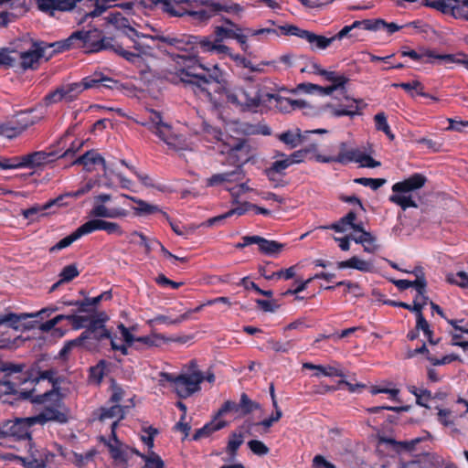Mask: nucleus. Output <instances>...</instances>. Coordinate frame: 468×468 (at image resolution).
Listing matches in <instances>:
<instances>
[{
    "instance_id": "1",
    "label": "nucleus",
    "mask_w": 468,
    "mask_h": 468,
    "mask_svg": "<svg viewBox=\"0 0 468 468\" xmlns=\"http://www.w3.org/2000/svg\"><path fill=\"white\" fill-rule=\"evenodd\" d=\"M156 39L163 47L169 48L167 53L176 61V74L179 81L191 86L195 93H202L211 98L213 92L224 89V73L218 65L205 67L194 58L193 35H160Z\"/></svg>"
},
{
    "instance_id": "2",
    "label": "nucleus",
    "mask_w": 468,
    "mask_h": 468,
    "mask_svg": "<svg viewBox=\"0 0 468 468\" xmlns=\"http://www.w3.org/2000/svg\"><path fill=\"white\" fill-rule=\"evenodd\" d=\"M0 372L4 373L0 383L5 387V393L18 395L19 398L31 401L35 388H22L25 384L31 386V378H27L29 375V367L26 364L3 362L0 366Z\"/></svg>"
},
{
    "instance_id": "3",
    "label": "nucleus",
    "mask_w": 468,
    "mask_h": 468,
    "mask_svg": "<svg viewBox=\"0 0 468 468\" xmlns=\"http://www.w3.org/2000/svg\"><path fill=\"white\" fill-rule=\"evenodd\" d=\"M112 199V195L101 193L94 197V205L90 215L95 218L90 219L79 227L82 236L97 230H104L106 220L104 218H125L130 212L122 207L109 208L105 203Z\"/></svg>"
},
{
    "instance_id": "4",
    "label": "nucleus",
    "mask_w": 468,
    "mask_h": 468,
    "mask_svg": "<svg viewBox=\"0 0 468 468\" xmlns=\"http://www.w3.org/2000/svg\"><path fill=\"white\" fill-rule=\"evenodd\" d=\"M427 177L420 173H414L409 177L393 184V194L388 197L389 202L400 207L402 210L410 207L417 208L418 203L413 199L411 193L422 188L427 183Z\"/></svg>"
},
{
    "instance_id": "5",
    "label": "nucleus",
    "mask_w": 468,
    "mask_h": 468,
    "mask_svg": "<svg viewBox=\"0 0 468 468\" xmlns=\"http://www.w3.org/2000/svg\"><path fill=\"white\" fill-rule=\"evenodd\" d=\"M339 153L336 155H324L317 154L314 159L318 163L330 164L337 163L346 165L350 163H358L361 167L375 168L381 165L379 161H376L369 154L362 152L358 148H348L347 143L341 142L338 145Z\"/></svg>"
},
{
    "instance_id": "6",
    "label": "nucleus",
    "mask_w": 468,
    "mask_h": 468,
    "mask_svg": "<svg viewBox=\"0 0 468 468\" xmlns=\"http://www.w3.org/2000/svg\"><path fill=\"white\" fill-rule=\"evenodd\" d=\"M58 371L55 368H49L46 370H42L40 367V362L36 361L29 367V375H27V378H31V386L34 388L37 383L41 380H48L52 385V388L48 390L42 394H33V398L31 399L32 403L36 404H43L46 403L48 399L53 397H56L59 399V378H57Z\"/></svg>"
},
{
    "instance_id": "7",
    "label": "nucleus",
    "mask_w": 468,
    "mask_h": 468,
    "mask_svg": "<svg viewBox=\"0 0 468 468\" xmlns=\"http://www.w3.org/2000/svg\"><path fill=\"white\" fill-rule=\"evenodd\" d=\"M160 376L163 380L173 386L176 395L181 399H187L200 390V384L205 380V376L200 370H193L191 373L177 376L162 372Z\"/></svg>"
},
{
    "instance_id": "8",
    "label": "nucleus",
    "mask_w": 468,
    "mask_h": 468,
    "mask_svg": "<svg viewBox=\"0 0 468 468\" xmlns=\"http://www.w3.org/2000/svg\"><path fill=\"white\" fill-rule=\"evenodd\" d=\"M143 126H145L157 135L162 141H164L168 146L173 149H182L184 140L181 135L176 134L173 132L171 125L163 122V118L160 112L150 110L148 121L140 122Z\"/></svg>"
},
{
    "instance_id": "9",
    "label": "nucleus",
    "mask_w": 468,
    "mask_h": 468,
    "mask_svg": "<svg viewBox=\"0 0 468 468\" xmlns=\"http://www.w3.org/2000/svg\"><path fill=\"white\" fill-rule=\"evenodd\" d=\"M35 425L37 424L32 420V416L0 422V439L28 440L30 442Z\"/></svg>"
},
{
    "instance_id": "10",
    "label": "nucleus",
    "mask_w": 468,
    "mask_h": 468,
    "mask_svg": "<svg viewBox=\"0 0 468 468\" xmlns=\"http://www.w3.org/2000/svg\"><path fill=\"white\" fill-rule=\"evenodd\" d=\"M47 402H51L52 405L45 406L38 414L32 416L33 421H36L40 426H44L50 421L58 424H65L69 421V410L63 403L61 393H59V400L53 397Z\"/></svg>"
},
{
    "instance_id": "11",
    "label": "nucleus",
    "mask_w": 468,
    "mask_h": 468,
    "mask_svg": "<svg viewBox=\"0 0 468 468\" xmlns=\"http://www.w3.org/2000/svg\"><path fill=\"white\" fill-rule=\"evenodd\" d=\"M421 5L455 19L468 21V0H423Z\"/></svg>"
},
{
    "instance_id": "12",
    "label": "nucleus",
    "mask_w": 468,
    "mask_h": 468,
    "mask_svg": "<svg viewBox=\"0 0 468 468\" xmlns=\"http://www.w3.org/2000/svg\"><path fill=\"white\" fill-rule=\"evenodd\" d=\"M47 42L32 41L29 48L16 51L17 67L23 70L34 69L38 66L39 59L46 57Z\"/></svg>"
},
{
    "instance_id": "13",
    "label": "nucleus",
    "mask_w": 468,
    "mask_h": 468,
    "mask_svg": "<svg viewBox=\"0 0 468 468\" xmlns=\"http://www.w3.org/2000/svg\"><path fill=\"white\" fill-rule=\"evenodd\" d=\"M80 85L77 82L62 84L48 92L43 98L44 104L48 107L58 102H72L76 101L80 92Z\"/></svg>"
},
{
    "instance_id": "14",
    "label": "nucleus",
    "mask_w": 468,
    "mask_h": 468,
    "mask_svg": "<svg viewBox=\"0 0 468 468\" xmlns=\"http://www.w3.org/2000/svg\"><path fill=\"white\" fill-rule=\"evenodd\" d=\"M274 93L264 90L260 85H246V112H257L261 106L271 103Z\"/></svg>"
},
{
    "instance_id": "15",
    "label": "nucleus",
    "mask_w": 468,
    "mask_h": 468,
    "mask_svg": "<svg viewBox=\"0 0 468 468\" xmlns=\"http://www.w3.org/2000/svg\"><path fill=\"white\" fill-rule=\"evenodd\" d=\"M251 158V147L245 139L239 140L227 152L226 163L235 167H241Z\"/></svg>"
},
{
    "instance_id": "16",
    "label": "nucleus",
    "mask_w": 468,
    "mask_h": 468,
    "mask_svg": "<svg viewBox=\"0 0 468 468\" xmlns=\"http://www.w3.org/2000/svg\"><path fill=\"white\" fill-rule=\"evenodd\" d=\"M73 35H78V39L74 40L75 48H81L85 53H96L97 46L100 45L101 31L94 28L90 30H78L73 32Z\"/></svg>"
},
{
    "instance_id": "17",
    "label": "nucleus",
    "mask_w": 468,
    "mask_h": 468,
    "mask_svg": "<svg viewBox=\"0 0 468 468\" xmlns=\"http://www.w3.org/2000/svg\"><path fill=\"white\" fill-rule=\"evenodd\" d=\"M80 85V92L88 89H97L101 90L102 88L113 89L117 81L112 78L105 76L101 71H95L92 74L86 76L81 81L77 82Z\"/></svg>"
},
{
    "instance_id": "18",
    "label": "nucleus",
    "mask_w": 468,
    "mask_h": 468,
    "mask_svg": "<svg viewBox=\"0 0 468 468\" xmlns=\"http://www.w3.org/2000/svg\"><path fill=\"white\" fill-rule=\"evenodd\" d=\"M104 444L107 446L112 464L114 468H128V462L131 458L129 454L130 447L123 444L121 441L119 443H112L102 439Z\"/></svg>"
},
{
    "instance_id": "19",
    "label": "nucleus",
    "mask_w": 468,
    "mask_h": 468,
    "mask_svg": "<svg viewBox=\"0 0 468 468\" xmlns=\"http://www.w3.org/2000/svg\"><path fill=\"white\" fill-rule=\"evenodd\" d=\"M73 165H82L87 172H92L97 165H101L104 174L108 167L105 159L96 150H89L72 162Z\"/></svg>"
},
{
    "instance_id": "20",
    "label": "nucleus",
    "mask_w": 468,
    "mask_h": 468,
    "mask_svg": "<svg viewBox=\"0 0 468 468\" xmlns=\"http://www.w3.org/2000/svg\"><path fill=\"white\" fill-rule=\"evenodd\" d=\"M22 168L35 169L46 164L54 161L57 158V153L36 151L27 154L20 155Z\"/></svg>"
},
{
    "instance_id": "21",
    "label": "nucleus",
    "mask_w": 468,
    "mask_h": 468,
    "mask_svg": "<svg viewBox=\"0 0 468 468\" xmlns=\"http://www.w3.org/2000/svg\"><path fill=\"white\" fill-rule=\"evenodd\" d=\"M134 407L133 399H128V404H111L110 407H101L100 409V420H123L125 418L127 410Z\"/></svg>"
},
{
    "instance_id": "22",
    "label": "nucleus",
    "mask_w": 468,
    "mask_h": 468,
    "mask_svg": "<svg viewBox=\"0 0 468 468\" xmlns=\"http://www.w3.org/2000/svg\"><path fill=\"white\" fill-rule=\"evenodd\" d=\"M112 333L105 329L104 331H101L99 329L92 331H83L80 335V339L82 343V346L92 349L95 348L99 343L104 339L112 340Z\"/></svg>"
},
{
    "instance_id": "23",
    "label": "nucleus",
    "mask_w": 468,
    "mask_h": 468,
    "mask_svg": "<svg viewBox=\"0 0 468 468\" xmlns=\"http://www.w3.org/2000/svg\"><path fill=\"white\" fill-rule=\"evenodd\" d=\"M58 308H43L42 310L34 313V314H16L14 313H9L0 316V324H7L11 327L17 328V324L22 321L28 317H43L44 314L50 315L53 312L57 311Z\"/></svg>"
},
{
    "instance_id": "24",
    "label": "nucleus",
    "mask_w": 468,
    "mask_h": 468,
    "mask_svg": "<svg viewBox=\"0 0 468 468\" xmlns=\"http://www.w3.org/2000/svg\"><path fill=\"white\" fill-rule=\"evenodd\" d=\"M346 100L350 101V103L346 105L341 104L338 107L333 104H326L324 107L330 109L331 115L337 118L342 116H349L353 118L356 115H360L361 112L359 110L358 103L361 102V100L349 99L348 97H346Z\"/></svg>"
},
{
    "instance_id": "25",
    "label": "nucleus",
    "mask_w": 468,
    "mask_h": 468,
    "mask_svg": "<svg viewBox=\"0 0 468 468\" xmlns=\"http://www.w3.org/2000/svg\"><path fill=\"white\" fill-rule=\"evenodd\" d=\"M198 0H164V9L172 16H189L190 6Z\"/></svg>"
},
{
    "instance_id": "26",
    "label": "nucleus",
    "mask_w": 468,
    "mask_h": 468,
    "mask_svg": "<svg viewBox=\"0 0 468 468\" xmlns=\"http://www.w3.org/2000/svg\"><path fill=\"white\" fill-rule=\"evenodd\" d=\"M402 57H409L414 61H420L423 60L424 58H435L443 60L448 63H453L455 61L454 55L452 54H437L433 50L427 49L422 53H419L413 49L410 50H402L401 51Z\"/></svg>"
},
{
    "instance_id": "27",
    "label": "nucleus",
    "mask_w": 468,
    "mask_h": 468,
    "mask_svg": "<svg viewBox=\"0 0 468 468\" xmlns=\"http://www.w3.org/2000/svg\"><path fill=\"white\" fill-rule=\"evenodd\" d=\"M121 196L137 204V207H133V209L134 210V214L136 216H149L155 213H160L162 215V212H164L158 206L149 204L146 201L140 199L136 197L130 196L127 194H122Z\"/></svg>"
},
{
    "instance_id": "28",
    "label": "nucleus",
    "mask_w": 468,
    "mask_h": 468,
    "mask_svg": "<svg viewBox=\"0 0 468 468\" xmlns=\"http://www.w3.org/2000/svg\"><path fill=\"white\" fill-rule=\"evenodd\" d=\"M223 21L229 26V27L223 26H218L215 27L214 36L218 42H223L225 39H234L238 31H245L238 24L229 18H224Z\"/></svg>"
},
{
    "instance_id": "29",
    "label": "nucleus",
    "mask_w": 468,
    "mask_h": 468,
    "mask_svg": "<svg viewBox=\"0 0 468 468\" xmlns=\"http://www.w3.org/2000/svg\"><path fill=\"white\" fill-rule=\"evenodd\" d=\"M256 245L261 253L268 256H277L284 248L283 243H280L276 240H270L261 236H256Z\"/></svg>"
},
{
    "instance_id": "30",
    "label": "nucleus",
    "mask_w": 468,
    "mask_h": 468,
    "mask_svg": "<svg viewBox=\"0 0 468 468\" xmlns=\"http://www.w3.org/2000/svg\"><path fill=\"white\" fill-rule=\"evenodd\" d=\"M35 109H27L19 111L15 114L18 120V124L20 125L17 128L21 134L29 127L37 123L43 118L42 115H33Z\"/></svg>"
},
{
    "instance_id": "31",
    "label": "nucleus",
    "mask_w": 468,
    "mask_h": 468,
    "mask_svg": "<svg viewBox=\"0 0 468 468\" xmlns=\"http://www.w3.org/2000/svg\"><path fill=\"white\" fill-rule=\"evenodd\" d=\"M227 101L246 112V86L225 90Z\"/></svg>"
},
{
    "instance_id": "32",
    "label": "nucleus",
    "mask_w": 468,
    "mask_h": 468,
    "mask_svg": "<svg viewBox=\"0 0 468 468\" xmlns=\"http://www.w3.org/2000/svg\"><path fill=\"white\" fill-rule=\"evenodd\" d=\"M62 199H63V197L60 196L55 199H51V200L46 202L44 205H35L29 208L24 209L22 211V215L27 219L34 220L35 219L34 217L36 215H38L39 213H41L43 216L47 215L45 213V211L49 209L52 206H54V205L60 206V202L62 201Z\"/></svg>"
},
{
    "instance_id": "33",
    "label": "nucleus",
    "mask_w": 468,
    "mask_h": 468,
    "mask_svg": "<svg viewBox=\"0 0 468 468\" xmlns=\"http://www.w3.org/2000/svg\"><path fill=\"white\" fill-rule=\"evenodd\" d=\"M78 39V35H73V33L67 38L55 41L53 43H47V49L52 48V51L48 54L47 58H51L55 54L62 53L70 48H76L74 40Z\"/></svg>"
},
{
    "instance_id": "34",
    "label": "nucleus",
    "mask_w": 468,
    "mask_h": 468,
    "mask_svg": "<svg viewBox=\"0 0 468 468\" xmlns=\"http://www.w3.org/2000/svg\"><path fill=\"white\" fill-rule=\"evenodd\" d=\"M226 421L224 420H211L206 423L202 428L196 430L192 440L199 441L202 438H207L215 431H218L223 429L226 426Z\"/></svg>"
},
{
    "instance_id": "35",
    "label": "nucleus",
    "mask_w": 468,
    "mask_h": 468,
    "mask_svg": "<svg viewBox=\"0 0 468 468\" xmlns=\"http://www.w3.org/2000/svg\"><path fill=\"white\" fill-rule=\"evenodd\" d=\"M210 5V10L212 11L213 16L219 15L221 12L225 13H239L241 11V7L239 4L231 3L229 1L215 2L208 0Z\"/></svg>"
},
{
    "instance_id": "36",
    "label": "nucleus",
    "mask_w": 468,
    "mask_h": 468,
    "mask_svg": "<svg viewBox=\"0 0 468 468\" xmlns=\"http://www.w3.org/2000/svg\"><path fill=\"white\" fill-rule=\"evenodd\" d=\"M292 165V162L286 156L282 160L274 161L271 165L265 170V174L269 180L275 181L277 175H284V171Z\"/></svg>"
},
{
    "instance_id": "37",
    "label": "nucleus",
    "mask_w": 468,
    "mask_h": 468,
    "mask_svg": "<svg viewBox=\"0 0 468 468\" xmlns=\"http://www.w3.org/2000/svg\"><path fill=\"white\" fill-rule=\"evenodd\" d=\"M304 39L312 45V49H325L334 42L332 37H326L322 35H316L309 30L305 34Z\"/></svg>"
},
{
    "instance_id": "38",
    "label": "nucleus",
    "mask_w": 468,
    "mask_h": 468,
    "mask_svg": "<svg viewBox=\"0 0 468 468\" xmlns=\"http://www.w3.org/2000/svg\"><path fill=\"white\" fill-rule=\"evenodd\" d=\"M356 219V213L353 210H350L346 216L342 217L337 222L331 224L328 227H323V229H333L335 232H345L348 228L351 229L353 221Z\"/></svg>"
},
{
    "instance_id": "39",
    "label": "nucleus",
    "mask_w": 468,
    "mask_h": 468,
    "mask_svg": "<svg viewBox=\"0 0 468 468\" xmlns=\"http://www.w3.org/2000/svg\"><path fill=\"white\" fill-rule=\"evenodd\" d=\"M392 87L394 88H401L405 91H407L411 97L415 95L419 96H429V93L424 92L423 84L415 80L410 82H400V83H393Z\"/></svg>"
},
{
    "instance_id": "40",
    "label": "nucleus",
    "mask_w": 468,
    "mask_h": 468,
    "mask_svg": "<svg viewBox=\"0 0 468 468\" xmlns=\"http://www.w3.org/2000/svg\"><path fill=\"white\" fill-rule=\"evenodd\" d=\"M194 58H197L199 53H212L215 39L211 40L209 37L194 36Z\"/></svg>"
},
{
    "instance_id": "41",
    "label": "nucleus",
    "mask_w": 468,
    "mask_h": 468,
    "mask_svg": "<svg viewBox=\"0 0 468 468\" xmlns=\"http://www.w3.org/2000/svg\"><path fill=\"white\" fill-rule=\"evenodd\" d=\"M109 320L108 315L105 312H101L95 315L89 316L88 323L86 324L84 331H92L94 330H101L104 331L106 328L105 323Z\"/></svg>"
},
{
    "instance_id": "42",
    "label": "nucleus",
    "mask_w": 468,
    "mask_h": 468,
    "mask_svg": "<svg viewBox=\"0 0 468 468\" xmlns=\"http://www.w3.org/2000/svg\"><path fill=\"white\" fill-rule=\"evenodd\" d=\"M370 264L366 261L360 260L356 256H353L347 261H342L337 262L338 269L352 268L361 271H367Z\"/></svg>"
},
{
    "instance_id": "43",
    "label": "nucleus",
    "mask_w": 468,
    "mask_h": 468,
    "mask_svg": "<svg viewBox=\"0 0 468 468\" xmlns=\"http://www.w3.org/2000/svg\"><path fill=\"white\" fill-rule=\"evenodd\" d=\"M273 101H275L277 106L279 105L281 108L284 109H287L288 107L292 108V110L304 109L308 106V103L303 100H292L289 98H283L278 94H274Z\"/></svg>"
},
{
    "instance_id": "44",
    "label": "nucleus",
    "mask_w": 468,
    "mask_h": 468,
    "mask_svg": "<svg viewBox=\"0 0 468 468\" xmlns=\"http://www.w3.org/2000/svg\"><path fill=\"white\" fill-rule=\"evenodd\" d=\"M189 16H191L194 20L203 23L209 20L212 16V11L210 10V5L208 0L203 3V6L199 7L197 10H191L189 12Z\"/></svg>"
},
{
    "instance_id": "45",
    "label": "nucleus",
    "mask_w": 468,
    "mask_h": 468,
    "mask_svg": "<svg viewBox=\"0 0 468 468\" xmlns=\"http://www.w3.org/2000/svg\"><path fill=\"white\" fill-rule=\"evenodd\" d=\"M352 239L356 243L361 244L364 247V250L365 251H367V252H374V250H375V242H376L377 239L370 232L363 231V234H360L357 237H352Z\"/></svg>"
},
{
    "instance_id": "46",
    "label": "nucleus",
    "mask_w": 468,
    "mask_h": 468,
    "mask_svg": "<svg viewBox=\"0 0 468 468\" xmlns=\"http://www.w3.org/2000/svg\"><path fill=\"white\" fill-rule=\"evenodd\" d=\"M117 328L120 331L124 343L127 344L128 346H132L135 340L142 342L144 344H146V345L152 344V340L149 336H143V337L135 338L134 335L130 332V330L123 324H118Z\"/></svg>"
},
{
    "instance_id": "47",
    "label": "nucleus",
    "mask_w": 468,
    "mask_h": 468,
    "mask_svg": "<svg viewBox=\"0 0 468 468\" xmlns=\"http://www.w3.org/2000/svg\"><path fill=\"white\" fill-rule=\"evenodd\" d=\"M82 237V234L80 230V229L78 228L75 231H73L70 235L63 238L62 239H60L58 242H57L54 246H52L50 249H49V251L50 252H56V251H58V250H61L65 248H68L69 246H70L74 241L78 240L79 239H80Z\"/></svg>"
},
{
    "instance_id": "48",
    "label": "nucleus",
    "mask_w": 468,
    "mask_h": 468,
    "mask_svg": "<svg viewBox=\"0 0 468 468\" xmlns=\"http://www.w3.org/2000/svg\"><path fill=\"white\" fill-rule=\"evenodd\" d=\"M243 442L244 439L241 433L232 432L229 437V441L226 448L227 453L232 458L236 457L238 450Z\"/></svg>"
},
{
    "instance_id": "49",
    "label": "nucleus",
    "mask_w": 468,
    "mask_h": 468,
    "mask_svg": "<svg viewBox=\"0 0 468 468\" xmlns=\"http://www.w3.org/2000/svg\"><path fill=\"white\" fill-rule=\"evenodd\" d=\"M239 412L245 416L260 409V404L252 401L246 393H242L238 403Z\"/></svg>"
},
{
    "instance_id": "50",
    "label": "nucleus",
    "mask_w": 468,
    "mask_h": 468,
    "mask_svg": "<svg viewBox=\"0 0 468 468\" xmlns=\"http://www.w3.org/2000/svg\"><path fill=\"white\" fill-rule=\"evenodd\" d=\"M131 236H136L140 239L139 245L144 247L146 254H149L152 250L159 248L161 242L156 239H148L144 233L139 231H133Z\"/></svg>"
},
{
    "instance_id": "51",
    "label": "nucleus",
    "mask_w": 468,
    "mask_h": 468,
    "mask_svg": "<svg viewBox=\"0 0 468 468\" xmlns=\"http://www.w3.org/2000/svg\"><path fill=\"white\" fill-rule=\"evenodd\" d=\"M446 281L450 284L457 285L463 289H468V273L460 271L456 273H448L446 275Z\"/></svg>"
},
{
    "instance_id": "52",
    "label": "nucleus",
    "mask_w": 468,
    "mask_h": 468,
    "mask_svg": "<svg viewBox=\"0 0 468 468\" xmlns=\"http://www.w3.org/2000/svg\"><path fill=\"white\" fill-rule=\"evenodd\" d=\"M340 286L346 287V292H352L356 297L362 295L361 288H360L359 284L356 282H353L351 281H347V280L337 282L335 283V285L326 286L324 289L327 291H333V290H335V287H340Z\"/></svg>"
},
{
    "instance_id": "53",
    "label": "nucleus",
    "mask_w": 468,
    "mask_h": 468,
    "mask_svg": "<svg viewBox=\"0 0 468 468\" xmlns=\"http://www.w3.org/2000/svg\"><path fill=\"white\" fill-rule=\"evenodd\" d=\"M11 53H16V51L9 50V48L0 49V66L8 68L17 67V58L16 56H12Z\"/></svg>"
},
{
    "instance_id": "54",
    "label": "nucleus",
    "mask_w": 468,
    "mask_h": 468,
    "mask_svg": "<svg viewBox=\"0 0 468 468\" xmlns=\"http://www.w3.org/2000/svg\"><path fill=\"white\" fill-rule=\"evenodd\" d=\"M354 182L364 186H368L372 190H378L387 183V180L385 178L357 177L354 179Z\"/></svg>"
},
{
    "instance_id": "55",
    "label": "nucleus",
    "mask_w": 468,
    "mask_h": 468,
    "mask_svg": "<svg viewBox=\"0 0 468 468\" xmlns=\"http://www.w3.org/2000/svg\"><path fill=\"white\" fill-rule=\"evenodd\" d=\"M142 459L144 461V468H165L164 461L154 452L142 456Z\"/></svg>"
},
{
    "instance_id": "56",
    "label": "nucleus",
    "mask_w": 468,
    "mask_h": 468,
    "mask_svg": "<svg viewBox=\"0 0 468 468\" xmlns=\"http://www.w3.org/2000/svg\"><path fill=\"white\" fill-rule=\"evenodd\" d=\"M97 50H112L114 53H118L119 49H122V45L119 44L114 38L101 37L100 45L97 46Z\"/></svg>"
},
{
    "instance_id": "57",
    "label": "nucleus",
    "mask_w": 468,
    "mask_h": 468,
    "mask_svg": "<svg viewBox=\"0 0 468 468\" xmlns=\"http://www.w3.org/2000/svg\"><path fill=\"white\" fill-rule=\"evenodd\" d=\"M80 275V271L78 270L77 264L72 263L69 265L65 266L60 273H59V279L61 282H69L76 277Z\"/></svg>"
},
{
    "instance_id": "58",
    "label": "nucleus",
    "mask_w": 468,
    "mask_h": 468,
    "mask_svg": "<svg viewBox=\"0 0 468 468\" xmlns=\"http://www.w3.org/2000/svg\"><path fill=\"white\" fill-rule=\"evenodd\" d=\"M267 345L268 347L276 353H288L293 347V343L292 340L281 342L271 338L267 341Z\"/></svg>"
},
{
    "instance_id": "59",
    "label": "nucleus",
    "mask_w": 468,
    "mask_h": 468,
    "mask_svg": "<svg viewBox=\"0 0 468 468\" xmlns=\"http://www.w3.org/2000/svg\"><path fill=\"white\" fill-rule=\"evenodd\" d=\"M63 316H64V320H68L70 323L73 330H79L81 328H85L86 324L88 323V320H89V316L77 315L74 314H63Z\"/></svg>"
},
{
    "instance_id": "60",
    "label": "nucleus",
    "mask_w": 468,
    "mask_h": 468,
    "mask_svg": "<svg viewBox=\"0 0 468 468\" xmlns=\"http://www.w3.org/2000/svg\"><path fill=\"white\" fill-rule=\"evenodd\" d=\"M0 168L3 170L22 168L20 155L0 158Z\"/></svg>"
},
{
    "instance_id": "61",
    "label": "nucleus",
    "mask_w": 468,
    "mask_h": 468,
    "mask_svg": "<svg viewBox=\"0 0 468 468\" xmlns=\"http://www.w3.org/2000/svg\"><path fill=\"white\" fill-rule=\"evenodd\" d=\"M279 139L291 148L298 146L302 141L301 134L299 133H295L291 131H287L280 134Z\"/></svg>"
},
{
    "instance_id": "62",
    "label": "nucleus",
    "mask_w": 468,
    "mask_h": 468,
    "mask_svg": "<svg viewBox=\"0 0 468 468\" xmlns=\"http://www.w3.org/2000/svg\"><path fill=\"white\" fill-rule=\"evenodd\" d=\"M21 133L17 127H14L7 121L0 122V135L8 139H13L19 136Z\"/></svg>"
},
{
    "instance_id": "63",
    "label": "nucleus",
    "mask_w": 468,
    "mask_h": 468,
    "mask_svg": "<svg viewBox=\"0 0 468 468\" xmlns=\"http://www.w3.org/2000/svg\"><path fill=\"white\" fill-rule=\"evenodd\" d=\"M105 361L101 360L97 366L91 367L90 368V378L97 384L101 382L105 375Z\"/></svg>"
},
{
    "instance_id": "64",
    "label": "nucleus",
    "mask_w": 468,
    "mask_h": 468,
    "mask_svg": "<svg viewBox=\"0 0 468 468\" xmlns=\"http://www.w3.org/2000/svg\"><path fill=\"white\" fill-rule=\"evenodd\" d=\"M221 175L223 177V183L239 182L244 177L243 169L241 167H236L234 170L221 173Z\"/></svg>"
}]
</instances>
